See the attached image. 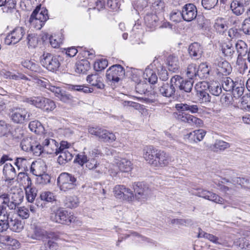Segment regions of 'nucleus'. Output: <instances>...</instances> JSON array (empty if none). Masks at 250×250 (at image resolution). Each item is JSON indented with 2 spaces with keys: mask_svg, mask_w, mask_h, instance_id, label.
<instances>
[{
  "mask_svg": "<svg viewBox=\"0 0 250 250\" xmlns=\"http://www.w3.org/2000/svg\"><path fill=\"white\" fill-rule=\"evenodd\" d=\"M55 107V104L52 100L49 99H46L42 108L44 110L49 111L54 110Z\"/></svg>",
  "mask_w": 250,
  "mask_h": 250,
  "instance_id": "e2e57ef3",
  "label": "nucleus"
},
{
  "mask_svg": "<svg viewBox=\"0 0 250 250\" xmlns=\"http://www.w3.org/2000/svg\"><path fill=\"white\" fill-rule=\"evenodd\" d=\"M125 76L124 68L120 64H115L110 67L106 73V78H120Z\"/></svg>",
  "mask_w": 250,
  "mask_h": 250,
  "instance_id": "6ab92c4d",
  "label": "nucleus"
},
{
  "mask_svg": "<svg viewBox=\"0 0 250 250\" xmlns=\"http://www.w3.org/2000/svg\"><path fill=\"white\" fill-rule=\"evenodd\" d=\"M48 19L47 9L44 7L37 6L30 16L29 22L30 25L36 29L42 28Z\"/></svg>",
  "mask_w": 250,
  "mask_h": 250,
  "instance_id": "f03ea898",
  "label": "nucleus"
},
{
  "mask_svg": "<svg viewBox=\"0 0 250 250\" xmlns=\"http://www.w3.org/2000/svg\"><path fill=\"white\" fill-rule=\"evenodd\" d=\"M198 77L199 78H208L214 76L213 72L209 68L206 63H202L199 66Z\"/></svg>",
  "mask_w": 250,
  "mask_h": 250,
  "instance_id": "c85d7f7f",
  "label": "nucleus"
},
{
  "mask_svg": "<svg viewBox=\"0 0 250 250\" xmlns=\"http://www.w3.org/2000/svg\"><path fill=\"white\" fill-rule=\"evenodd\" d=\"M182 19L187 22L194 20L197 15L196 7L192 3L185 4L182 8Z\"/></svg>",
  "mask_w": 250,
  "mask_h": 250,
  "instance_id": "f8f14e48",
  "label": "nucleus"
},
{
  "mask_svg": "<svg viewBox=\"0 0 250 250\" xmlns=\"http://www.w3.org/2000/svg\"><path fill=\"white\" fill-rule=\"evenodd\" d=\"M76 179L68 173H62L57 179L58 185L62 191H67L76 186Z\"/></svg>",
  "mask_w": 250,
  "mask_h": 250,
  "instance_id": "39448f33",
  "label": "nucleus"
},
{
  "mask_svg": "<svg viewBox=\"0 0 250 250\" xmlns=\"http://www.w3.org/2000/svg\"><path fill=\"white\" fill-rule=\"evenodd\" d=\"M234 184L240 185L242 188L250 189V178L244 177H235L232 179Z\"/></svg>",
  "mask_w": 250,
  "mask_h": 250,
  "instance_id": "37998d69",
  "label": "nucleus"
},
{
  "mask_svg": "<svg viewBox=\"0 0 250 250\" xmlns=\"http://www.w3.org/2000/svg\"><path fill=\"white\" fill-rule=\"evenodd\" d=\"M175 108L177 112L174 113L185 112L188 111L191 114L199 113L200 108L196 104H190L186 103H178L175 105Z\"/></svg>",
  "mask_w": 250,
  "mask_h": 250,
  "instance_id": "aec40b11",
  "label": "nucleus"
},
{
  "mask_svg": "<svg viewBox=\"0 0 250 250\" xmlns=\"http://www.w3.org/2000/svg\"><path fill=\"white\" fill-rule=\"evenodd\" d=\"M41 199L47 202H51L55 200V196L53 193L49 191L42 192L40 195Z\"/></svg>",
  "mask_w": 250,
  "mask_h": 250,
  "instance_id": "052dcab7",
  "label": "nucleus"
},
{
  "mask_svg": "<svg viewBox=\"0 0 250 250\" xmlns=\"http://www.w3.org/2000/svg\"><path fill=\"white\" fill-rule=\"evenodd\" d=\"M198 69H197L196 65L191 63L188 65L187 68L186 75L188 78H193L198 76Z\"/></svg>",
  "mask_w": 250,
  "mask_h": 250,
  "instance_id": "8fccbe9b",
  "label": "nucleus"
},
{
  "mask_svg": "<svg viewBox=\"0 0 250 250\" xmlns=\"http://www.w3.org/2000/svg\"><path fill=\"white\" fill-rule=\"evenodd\" d=\"M24 223L18 218H10L8 228L16 232H20L23 229Z\"/></svg>",
  "mask_w": 250,
  "mask_h": 250,
  "instance_id": "cd10ccee",
  "label": "nucleus"
},
{
  "mask_svg": "<svg viewBox=\"0 0 250 250\" xmlns=\"http://www.w3.org/2000/svg\"><path fill=\"white\" fill-rule=\"evenodd\" d=\"M235 48L239 56H244L248 52V46L242 40H238L235 44Z\"/></svg>",
  "mask_w": 250,
  "mask_h": 250,
  "instance_id": "a19ab883",
  "label": "nucleus"
},
{
  "mask_svg": "<svg viewBox=\"0 0 250 250\" xmlns=\"http://www.w3.org/2000/svg\"><path fill=\"white\" fill-rule=\"evenodd\" d=\"M3 173L6 178L9 180L13 179L16 175L14 167L9 163H6L4 165Z\"/></svg>",
  "mask_w": 250,
  "mask_h": 250,
  "instance_id": "58836bf2",
  "label": "nucleus"
},
{
  "mask_svg": "<svg viewBox=\"0 0 250 250\" xmlns=\"http://www.w3.org/2000/svg\"><path fill=\"white\" fill-rule=\"evenodd\" d=\"M28 126L32 131L35 132H39L40 129L43 127L41 123L38 121L30 122Z\"/></svg>",
  "mask_w": 250,
  "mask_h": 250,
  "instance_id": "774afa93",
  "label": "nucleus"
},
{
  "mask_svg": "<svg viewBox=\"0 0 250 250\" xmlns=\"http://www.w3.org/2000/svg\"><path fill=\"white\" fill-rule=\"evenodd\" d=\"M206 134L203 129L194 130L186 135V138L190 143H197L203 140Z\"/></svg>",
  "mask_w": 250,
  "mask_h": 250,
  "instance_id": "b1692460",
  "label": "nucleus"
},
{
  "mask_svg": "<svg viewBox=\"0 0 250 250\" xmlns=\"http://www.w3.org/2000/svg\"><path fill=\"white\" fill-rule=\"evenodd\" d=\"M27 236L33 240L42 241H44L48 237L47 231L36 224L31 225L30 230L28 231Z\"/></svg>",
  "mask_w": 250,
  "mask_h": 250,
  "instance_id": "9b49d317",
  "label": "nucleus"
},
{
  "mask_svg": "<svg viewBox=\"0 0 250 250\" xmlns=\"http://www.w3.org/2000/svg\"><path fill=\"white\" fill-rule=\"evenodd\" d=\"M198 236L199 238L207 239L215 244L227 245V244L225 241L223 240L221 238H219L213 234L205 232L201 229L199 230Z\"/></svg>",
  "mask_w": 250,
  "mask_h": 250,
  "instance_id": "bb28decb",
  "label": "nucleus"
},
{
  "mask_svg": "<svg viewBox=\"0 0 250 250\" xmlns=\"http://www.w3.org/2000/svg\"><path fill=\"white\" fill-rule=\"evenodd\" d=\"M167 80L160 79L162 85L160 87L159 90L163 96L169 97L174 94L175 89L173 85L174 83L173 79H170L169 82L167 81Z\"/></svg>",
  "mask_w": 250,
  "mask_h": 250,
  "instance_id": "2eb2a0df",
  "label": "nucleus"
},
{
  "mask_svg": "<svg viewBox=\"0 0 250 250\" xmlns=\"http://www.w3.org/2000/svg\"><path fill=\"white\" fill-rule=\"evenodd\" d=\"M116 164L119 170L124 172H128L130 171L132 168V164L131 162L126 159H122Z\"/></svg>",
  "mask_w": 250,
  "mask_h": 250,
  "instance_id": "2f4dec72",
  "label": "nucleus"
},
{
  "mask_svg": "<svg viewBox=\"0 0 250 250\" xmlns=\"http://www.w3.org/2000/svg\"><path fill=\"white\" fill-rule=\"evenodd\" d=\"M103 129L98 126H89L88 131L90 134L96 136L100 140Z\"/></svg>",
  "mask_w": 250,
  "mask_h": 250,
  "instance_id": "680f3d73",
  "label": "nucleus"
},
{
  "mask_svg": "<svg viewBox=\"0 0 250 250\" xmlns=\"http://www.w3.org/2000/svg\"><path fill=\"white\" fill-rule=\"evenodd\" d=\"M230 9L233 13L237 16L242 15L245 11L243 4L237 0H233L231 2L230 4Z\"/></svg>",
  "mask_w": 250,
  "mask_h": 250,
  "instance_id": "f704fd0d",
  "label": "nucleus"
},
{
  "mask_svg": "<svg viewBox=\"0 0 250 250\" xmlns=\"http://www.w3.org/2000/svg\"><path fill=\"white\" fill-rule=\"evenodd\" d=\"M19 176H21L24 181L25 185V193L26 197L29 202L32 203L34 200L37 194V190L34 188L32 187L31 178L24 173L20 172Z\"/></svg>",
  "mask_w": 250,
  "mask_h": 250,
  "instance_id": "1a4fd4ad",
  "label": "nucleus"
},
{
  "mask_svg": "<svg viewBox=\"0 0 250 250\" xmlns=\"http://www.w3.org/2000/svg\"><path fill=\"white\" fill-rule=\"evenodd\" d=\"M174 84H179L178 87L180 90H183L186 92H189L191 91L193 82L192 79H174Z\"/></svg>",
  "mask_w": 250,
  "mask_h": 250,
  "instance_id": "a878e982",
  "label": "nucleus"
},
{
  "mask_svg": "<svg viewBox=\"0 0 250 250\" xmlns=\"http://www.w3.org/2000/svg\"><path fill=\"white\" fill-rule=\"evenodd\" d=\"M144 20L146 26L149 31H153L158 25L159 18L155 14H146L144 18Z\"/></svg>",
  "mask_w": 250,
  "mask_h": 250,
  "instance_id": "5701e85b",
  "label": "nucleus"
},
{
  "mask_svg": "<svg viewBox=\"0 0 250 250\" xmlns=\"http://www.w3.org/2000/svg\"><path fill=\"white\" fill-rule=\"evenodd\" d=\"M108 65L106 59H100L96 61L94 64V68L96 71H99L104 69Z\"/></svg>",
  "mask_w": 250,
  "mask_h": 250,
  "instance_id": "864d4df0",
  "label": "nucleus"
},
{
  "mask_svg": "<svg viewBox=\"0 0 250 250\" xmlns=\"http://www.w3.org/2000/svg\"><path fill=\"white\" fill-rule=\"evenodd\" d=\"M50 218L52 221L62 224L68 225L72 223H76L78 225L82 224V222L78 220L73 213L63 209H58L52 213Z\"/></svg>",
  "mask_w": 250,
  "mask_h": 250,
  "instance_id": "7ed1b4c3",
  "label": "nucleus"
},
{
  "mask_svg": "<svg viewBox=\"0 0 250 250\" xmlns=\"http://www.w3.org/2000/svg\"><path fill=\"white\" fill-rule=\"evenodd\" d=\"M165 64L169 71L176 72L180 68L178 57L173 54L168 55L165 61Z\"/></svg>",
  "mask_w": 250,
  "mask_h": 250,
  "instance_id": "4be33fe9",
  "label": "nucleus"
},
{
  "mask_svg": "<svg viewBox=\"0 0 250 250\" xmlns=\"http://www.w3.org/2000/svg\"><path fill=\"white\" fill-rule=\"evenodd\" d=\"M125 186L116 185L113 188V193L115 197L119 199H123L124 197V191Z\"/></svg>",
  "mask_w": 250,
  "mask_h": 250,
  "instance_id": "6e6d98bb",
  "label": "nucleus"
},
{
  "mask_svg": "<svg viewBox=\"0 0 250 250\" xmlns=\"http://www.w3.org/2000/svg\"><path fill=\"white\" fill-rule=\"evenodd\" d=\"M239 81V79H235V81L233 79H224L222 84V87L226 91H231Z\"/></svg>",
  "mask_w": 250,
  "mask_h": 250,
  "instance_id": "de8ad7c7",
  "label": "nucleus"
},
{
  "mask_svg": "<svg viewBox=\"0 0 250 250\" xmlns=\"http://www.w3.org/2000/svg\"><path fill=\"white\" fill-rule=\"evenodd\" d=\"M215 64L218 66L217 72L218 77L222 76H227L229 74L231 71V67L229 63L220 57L217 59L215 62Z\"/></svg>",
  "mask_w": 250,
  "mask_h": 250,
  "instance_id": "dca6fc26",
  "label": "nucleus"
},
{
  "mask_svg": "<svg viewBox=\"0 0 250 250\" xmlns=\"http://www.w3.org/2000/svg\"><path fill=\"white\" fill-rule=\"evenodd\" d=\"M42 66L50 71L57 70L60 65L59 57L49 53H44L40 58Z\"/></svg>",
  "mask_w": 250,
  "mask_h": 250,
  "instance_id": "423d86ee",
  "label": "nucleus"
},
{
  "mask_svg": "<svg viewBox=\"0 0 250 250\" xmlns=\"http://www.w3.org/2000/svg\"><path fill=\"white\" fill-rule=\"evenodd\" d=\"M90 68L89 62L87 60H81L76 64L75 71L78 73H85Z\"/></svg>",
  "mask_w": 250,
  "mask_h": 250,
  "instance_id": "72a5a7b5",
  "label": "nucleus"
},
{
  "mask_svg": "<svg viewBox=\"0 0 250 250\" xmlns=\"http://www.w3.org/2000/svg\"><path fill=\"white\" fill-rule=\"evenodd\" d=\"M145 83L140 82L138 83V87H141L142 85L146 90L148 88V86H150L151 88L154 89L156 87L155 85L158 83V79H145Z\"/></svg>",
  "mask_w": 250,
  "mask_h": 250,
  "instance_id": "09e8293b",
  "label": "nucleus"
},
{
  "mask_svg": "<svg viewBox=\"0 0 250 250\" xmlns=\"http://www.w3.org/2000/svg\"><path fill=\"white\" fill-rule=\"evenodd\" d=\"M134 199H135V197L133 191H132L130 188H126L125 186L124 197L123 198V199L127 200L128 201H132Z\"/></svg>",
  "mask_w": 250,
  "mask_h": 250,
  "instance_id": "0e129e2a",
  "label": "nucleus"
},
{
  "mask_svg": "<svg viewBox=\"0 0 250 250\" xmlns=\"http://www.w3.org/2000/svg\"><path fill=\"white\" fill-rule=\"evenodd\" d=\"M143 71L142 70L131 68L127 71L125 73V76L128 77H132V78H136L141 77L142 75Z\"/></svg>",
  "mask_w": 250,
  "mask_h": 250,
  "instance_id": "bf43d9fd",
  "label": "nucleus"
},
{
  "mask_svg": "<svg viewBox=\"0 0 250 250\" xmlns=\"http://www.w3.org/2000/svg\"><path fill=\"white\" fill-rule=\"evenodd\" d=\"M235 85V87L232 90V92L233 97L237 99L241 97L244 93L245 90L244 81L240 79L238 83H236Z\"/></svg>",
  "mask_w": 250,
  "mask_h": 250,
  "instance_id": "c9c22d12",
  "label": "nucleus"
},
{
  "mask_svg": "<svg viewBox=\"0 0 250 250\" xmlns=\"http://www.w3.org/2000/svg\"><path fill=\"white\" fill-rule=\"evenodd\" d=\"M75 161L81 166H83L84 164H86V167L89 169H93L96 168L98 165L97 161L95 158H89L88 159L87 156L84 155V153L78 154Z\"/></svg>",
  "mask_w": 250,
  "mask_h": 250,
  "instance_id": "f3484780",
  "label": "nucleus"
},
{
  "mask_svg": "<svg viewBox=\"0 0 250 250\" xmlns=\"http://www.w3.org/2000/svg\"><path fill=\"white\" fill-rule=\"evenodd\" d=\"M173 115L177 120L182 123L196 127H201L203 125V122L201 119L186 112L173 113Z\"/></svg>",
  "mask_w": 250,
  "mask_h": 250,
  "instance_id": "0eeeda50",
  "label": "nucleus"
},
{
  "mask_svg": "<svg viewBox=\"0 0 250 250\" xmlns=\"http://www.w3.org/2000/svg\"><path fill=\"white\" fill-rule=\"evenodd\" d=\"M22 65L32 71H36L37 70V64L34 60H25L21 62Z\"/></svg>",
  "mask_w": 250,
  "mask_h": 250,
  "instance_id": "13d9d810",
  "label": "nucleus"
},
{
  "mask_svg": "<svg viewBox=\"0 0 250 250\" xmlns=\"http://www.w3.org/2000/svg\"><path fill=\"white\" fill-rule=\"evenodd\" d=\"M214 27L217 32L220 33H224L228 28L227 21L223 18L217 19L215 21Z\"/></svg>",
  "mask_w": 250,
  "mask_h": 250,
  "instance_id": "4c0bfd02",
  "label": "nucleus"
},
{
  "mask_svg": "<svg viewBox=\"0 0 250 250\" xmlns=\"http://www.w3.org/2000/svg\"><path fill=\"white\" fill-rule=\"evenodd\" d=\"M25 34V30L22 27L15 28L6 37L4 42L7 45L16 44L19 42Z\"/></svg>",
  "mask_w": 250,
  "mask_h": 250,
  "instance_id": "9d476101",
  "label": "nucleus"
},
{
  "mask_svg": "<svg viewBox=\"0 0 250 250\" xmlns=\"http://www.w3.org/2000/svg\"><path fill=\"white\" fill-rule=\"evenodd\" d=\"M23 195L20 193L0 194V232L6 231L9 226V210L16 209L22 201Z\"/></svg>",
  "mask_w": 250,
  "mask_h": 250,
  "instance_id": "f257e3e1",
  "label": "nucleus"
},
{
  "mask_svg": "<svg viewBox=\"0 0 250 250\" xmlns=\"http://www.w3.org/2000/svg\"><path fill=\"white\" fill-rule=\"evenodd\" d=\"M26 40L28 47L34 48L38 44L39 38L36 33H30L28 35Z\"/></svg>",
  "mask_w": 250,
  "mask_h": 250,
  "instance_id": "a18cd8bd",
  "label": "nucleus"
},
{
  "mask_svg": "<svg viewBox=\"0 0 250 250\" xmlns=\"http://www.w3.org/2000/svg\"><path fill=\"white\" fill-rule=\"evenodd\" d=\"M31 113L25 108L13 107L9 110L10 119L15 124H23L30 120Z\"/></svg>",
  "mask_w": 250,
  "mask_h": 250,
  "instance_id": "20e7f679",
  "label": "nucleus"
},
{
  "mask_svg": "<svg viewBox=\"0 0 250 250\" xmlns=\"http://www.w3.org/2000/svg\"><path fill=\"white\" fill-rule=\"evenodd\" d=\"M44 150L47 153L58 155L59 144L54 139H45L42 143Z\"/></svg>",
  "mask_w": 250,
  "mask_h": 250,
  "instance_id": "412c9836",
  "label": "nucleus"
},
{
  "mask_svg": "<svg viewBox=\"0 0 250 250\" xmlns=\"http://www.w3.org/2000/svg\"><path fill=\"white\" fill-rule=\"evenodd\" d=\"M169 17L170 20L174 22H179L181 21L182 19L181 10H173L170 13Z\"/></svg>",
  "mask_w": 250,
  "mask_h": 250,
  "instance_id": "4d7b16f0",
  "label": "nucleus"
},
{
  "mask_svg": "<svg viewBox=\"0 0 250 250\" xmlns=\"http://www.w3.org/2000/svg\"><path fill=\"white\" fill-rule=\"evenodd\" d=\"M15 165L17 166L19 169H21L24 170L27 168L28 162L26 159L23 158H17L15 162Z\"/></svg>",
  "mask_w": 250,
  "mask_h": 250,
  "instance_id": "5fc2aeb1",
  "label": "nucleus"
},
{
  "mask_svg": "<svg viewBox=\"0 0 250 250\" xmlns=\"http://www.w3.org/2000/svg\"><path fill=\"white\" fill-rule=\"evenodd\" d=\"M222 50L225 56L228 57H231L234 53L233 47L229 44H224L222 46Z\"/></svg>",
  "mask_w": 250,
  "mask_h": 250,
  "instance_id": "338daca9",
  "label": "nucleus"
},
{
  "mask_svg": "<svg viewBox=\"0 0 250 250\" xmlns=\"http://www.w3.org/2000/svg\"><path fill=\"white\" fill-rule=\"evenodd\" d=\"M31 170L33 174L38 176L46 172V167L43 163H37L36 164L33 163Z\"/></svg>",
  "mask_w": 250,
  "mask_h": 250,
  "instance_id": "473e14b6",
  "label": "nucleus"
},
{
  "mask_svg": "<svg viewBox=\"0 0 250 250\" xmlns=\"http://www.w3.org/2000/svg\"><path fill=\"white\" fill-rule=\"evenodd\" d=\"M188 51L190 56L195 59L201 58L203 53V48L197 42L191 44L188 47Z\"/></svg>",
  "mask_w": 250,
  "mask_h": 250,
  "instance_id": "393cba45",
  "label": "nucleus"
},
{
  "mask_svg": "<svg viewBox=\"0 0 250 250\" xmlns=\"http://www.w3.org/2000/svg\"><path fill=\"white\" fill-rule=\"evenodd\" d=\"M59 154L57 161L61 165H63L71 161L73 158V155L68 150H64L58 152V155Z\"/></svg>",
  "mask_w": 250,
  "mask_h": 250,
  "instance_id": "c756f323",
  "label": "nucleus"
},
{
  "mask_svg": "<svg viewBox=\"0 0 250 250\" xmlns=\"http://www.w3.org/2000/svg\"><path fill=\"white\" fill-rule=\"evenodd\" d=\"M44 151L43 146L35 141L30 152L36 156H39Z\"/></svg>",
  "mask_w": 250,
  "mask_h": 250,
  "instance_id": "3c124183",
  "label": "nucleus"
},
{
  "mask_svg": "<svg viewBox=\"0 0 250 250\" xmlns=\"http://www.w3.org/2000/svg\"><path fill=\"white\" fill-rule=\"evenodd\" d=\"M64 206L67 208H75L78 206L79 200L76 196L66 197L64 201Z\"/></svg>",
  "mask_w": 250,
  "mask_h": 250,
  "instance_id": "ea45409f",
  "label": "nucleus"
},
{
  "mask_svg": "<svg viewBox=\"0 0 250 250\" xmlns=\"http://www.w3.org/2000/svg\"><path fill=\"white\" fill-rule=\"evenodd\" d=\"M0 241L6 245L12 247V249H16L19 247L20 243L19 241L9 236H3L0 237Z\"/></svg>",
  "mask_w": 250,
  "mask_h": 250,
  "instance_id": "49530a36",
  "label": "nucleus"
},
{
  "mask_svg": "<svg viewBox=\"0 0 250 250\" xmlns=\"http://www.w3.org/2000/svg\"><path fill=\"white\" fill-rule=\"evenodd\" d=\"M209 91L211 94L214 96H218L221 93L222 89L218 83H215L210 84Z\"/></svg>",
  "mask_w": 250,
  "mask_h": 250,
  "instance_id": "69168bd1",
  "label": "nucleus"
},
{
  "mask_svg": "<svg viewBox=\"0 0 250 250\" xmlns=\"http://www.w3.org/2000/svg\"><path fill=\"white\" fill-rule=\"evenodd\" d=\"M144 158L146 161L154 167L157 158L160 150L156 149L152 146H146L143 149Z\"/></svg>",
  "mask_w": 250,
  "mask_h": 250,
  "instance_id": "ddd939ff",
  "label": "nucleus"
},
{
  "mask_svg": "<svg viewBox=\"0 0 250 250\" xmlns=\"http://www.w3.org/2000/svg\"><path fill=\"white\" fill-rule=\"evenodd\" d=\"M172 161V158L168 153L160 150L154 167H165Z\"/></svg>",
  "mask_w": 250,
  "mask_h": 250,
  "instance_id": "a211bd4d",
  "label": "nucleus"
},
{
  "mask_svg": "<svg viewBox=\"0 0 250 250\" xmlns=\"http://www.w3.org/2000/svg\"><path fill=\"white\" fill-rule=\"evenodd\" d=\"M157 62V61L154 60L152 64L146 68L145 72H143L142 77L143 78H157L156 71L153 68L154 65H155Z\"/></svg>",
  "mask_w": 250,
  "mask_h": 250,
  "instance_id": "e433bc0d",
  "label": "nucleus"
},
{
  "mask_svg": "<svg viewBox=\"0 0 250 250\" xmlns=\"http://www.w3.org/2000/svg\"><path fill=\"white\" fill-rule=\"evenodd\" d=\"M241 108L250 111V93L243 96L241 98Z\"/></svg>",
  "mask_w": 250,
  "mask_h": 250,
  "instance_id": "603ef678",
  "label": "nucleus"
},
{
  "mask_svg": "<svg viewBox=\"0 0 250 250\" xmlns=\"http://www.w3.org/2000/svg\"><path fill=\"white\" fill-rule=\"evenodd\" d=\"M35 142V140L32 138H24L21 143V148L23 151L30 152Z\"/></svg>",
  "mask_w": 250,
  "mask_h": 250,
  "instance_id": "79ce46f5",
  "label": "nucleus"
},
{
  "mask_svg": "<svg viewBox=\"0 0 250 250\" xmlns=\"http://www.w3.org/2000/svg\"><path fill=\"white\" fill-rule=\"evenodd\" d=\"M46 99L42 97H33L25 98L23 102L33 105L38 108H42Z\"/></svg>",
  "mask_w": 250,
  "mask_h": 250,
  "instance_id": "7c9ffc66",
  "label": "nucleus"
},
{
  "mask_svg": "<svg viewBox=\"0 0 250 250\" xmlns=\"http://www.w3.org/2000/svg\"><path fill=\"white\" fill-rule=\"evenodd\" d=\"M195 195L203 198L207 200L211 201L216 203L222 204L224 200L215 193L204 189H198L196 192L194 193Z\"/></svg>",
  "mask_w": 250,
  "mask_h": 250,
  "instance_id": "4468645a",
  "label": "nucleus"
},
{
  "mask_svg": "<svg viewBox=\"0 0 250 250\" xmlns=\"http://www.w3.org/2000/svg\"><path fill=\"white\" fill-rule=\"evenodd\" d=\"M116 139V137L114 134L104 129L102 132L100 140L104 142L111 143L115 141Z\"/></svg>",
  "mask_w": 250,
  "mask_h": 250,
  "instance_id": "c03bdc74",
  "label": "nucleus"
},
{
  "mask_svg": "<svg viewBox=\"0 0 250 250\" xmlns=\"http://www.w3.org/2000/svg\"><path fill=\"white\" fill-rule=\"evenodd\" d=\"M133 187L135 199L139 202H145L150 194V190L142 182L134 183Z\"/></svg>",
  "mask_w": 250,
  "mask_h": 250,
  "instance_id": "6e6552de",
  "label": "nucleus"
}]
</instances>
